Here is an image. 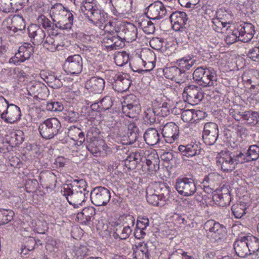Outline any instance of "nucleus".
Returning a JSON list of instances; mask_svg holds the SVG:
<instances>
[{
  "instance_id": "f257e3e1",
  "label": "nucleus",
  "mask_w": 259,
  "mask_h": 259,
  "mask_svg": "<svg viewBox=\"0 0 259 259\" xmlns=\"http://www.w3.org/2000/svg\"><path fill=\"white\" fill-rule=\"evenodd\" d=\"M88 184L84 179H74L70 184H65L61 192L65 196L70 204L74 207L82 205L89 196Z\"/></svg>"
},
{
  "instance_id": "f03ea898",
  "label": "nucleus",
  "mask_w": 259,
  "mask_h": 259,
  "mask_svg": "<svg viewBox=\"0 0 259 259\" xmlns=\"http://www.w3.org/2000/svg\"><path fill=\"white\" fill-rule=\"evenodd\" d=\"M239 150L234 152L228 150L222 151L217 157V164L224 171L234 169L239 164H243L242 159L239 154Z\"/></svg>"
},
{
  "instance_id": "7ed1b4c3",
  "label": "nucleus",
  "mask_w": 259,
  "mask_h": 259,
  "mask_svg": "<svg viewBox=\"0 0 259 259\" xmlns=\"http://www.w3.org/2000/svg\"><path fill=\"white\" fill-rule=\"evenodd\" d=\"M207 232V237L211 242L220 243L226 238V227L213 220L207 221L204 225Z\"/></svg>"
},
{
  "instance_id": "20e7f679",
  "label": "nucleus",
  "mask_w": 259,
  "mask_h": 259,
  "mask_svg": "<svg viewBox=\"0 0 259 259\" xmlns=\"http://www.w3.org/2000/svg\"><path fill=\"white\" fill-rule=\"evenodd\" d=\"M62 126L60 121L55 117L50 118L41 122L38 131L41 137L50 140L60 133Z\"/></svg>"
},
{
  "instance_id": "39448f33",
  "label": "nucleus",
  "mask_w": 259,
  "mask_h": 259,
  "mask_svg": "<svg viewBox=\"0 0 259 259\" xmlns=\"http://www.w3.org/2000/svg\"><path fill=\"white\" fill-rule=\"evenodd\" d=\"M193 78L200 85L205 87L213 85L217 80V76L211 68L199 67L194 70Z\"/></svg>"
},
{
  "instance_id": "423d86ee",
  "label": "nucleus",
  "mask_w": 259,
  "mask_h": 259,
  "mask_svg": "<svg viewBox=\"0 0 259 259\" xmlns=\"http://www.w3.org/2000/svg\"><path fill=\"white\" fill-rule=\"evenodd\" d=\"M175 188L179 194L191 196L197 192L196 180L193 176L179 177L176 181Z\"/></svg>"
},
{
  "instance_id": "0eeeda50",
  "label": "nucleus",
  "mask_w": 259,
  "mask_h": 259,
  "mask_svg": "<svg viewBox=\"0 0 259 259\" xmlns=\"http://www.w3.org/2000/svg\"><path fill=\"white\" fill-rule=\"evenodd\" d=\"M89 196L92 203L98 206L106 205L111 198L110 190L102 186L94 188Z\"/></svg>"
},
{
  "instance_id": "6e6552de",
  "label": "nucleus",
  "mask_w": 259,
  "mask_h": 259,
  "mask_svg": "<svg viewBox=\"0 0 259 259\" xmlns=\"http://www.w3.org/2000/svg\"><path fill=\"white\" fill-rule=\"evenodd\" d=\"M115 33L123 42L124 43V41L132 42L137 38L138 28L133 24L127 23L117 26L115 29Z\"/></svg>"
},
{
  "instance_id": "1a4fd4ad",
  "label": "nucleus",
  "mask_w": 259,
  "mask_h": 259,
  "mask_svg": "<svg viewBox=\"0 0 259 259\" xmlns=\"http://www.w3.org/2000/svg\"><path fill=\"white\" fill-rule=\"evenodd\" d=\"M219 136V126L217 123L209 122L204 124L202 132V140L206 145H214L216 143Z\"/></svg>"
},
{
  "instance_id": "9d476101",
  "label": "nucleus",
  "mask_w": 259,
  "mask_h": 259,
  "mask_svg": "<svg viewBox=\"0 0 259 259\" xmlns=\"http://www.w3.org/2000/svg\"><path fill=\"white\" fill-rule=\"evenodd\" d=\"M82 59L80 55L75 54L69 56L66 60L64 68L68 74H78L82 70Z\"/></svg>"
},
{
  "instance_id": "9b49d317",
  "label": "nucleus",
  "mask_w": 259,
  "mask_h": 259,
  "mask_svg": "<svg viewBox=\"0 0 259 259\" xmlns=\"http://www.w3.org/2000/svg\"><path fill=\"white\" fill-rule=\"evenodd\" d=\"M183 95L186 97V101L191 105L198 104L204 97L201 88L193 84L186 87Z\"/></svg>"
},
{
  "instance_id": "f8f14e48",
  "label": "nucleus",
  "mask_w": 259,
  "mask_h": 259,
  "mask_svg": "<svg viewBox=\"0 0 259 259\" xmlns=\"http://www.w3.org/2000/svg\"><path fill=\"white\" fill-rule=\"evenodd\" d=\"M34 52V47L29 44H24L19 47L18 51L15 55L14 57L10 59V63L19 64L28 60Z\"/></svg>"
},
{
  "instance_id": "ddd939ff",
  "label": "nucleus",
  "mask_w": 259,
  "mask_h": 259,
  "mask_svg": "<svg viewBox=\"0 0 259 259\" xmlns=\"http://www.w3.org/2000/svg\"><path fill=\"white\" fill-rule=\"evenodd\" d=\"M162 134L165 142L171 144L179 138V128L174 122H167L162 129Z\"/></svg>"
},
{
  "instance_id": "4468645a",
  "label": "nucleus",
  "mask_w": 259,
  "mask_h": 259,
  "mask_svg": "<svg viewBox=\"0 0 259 259\" xmlns=\"http://www.w3.org/2000/svg\"><path fill=\"white\" fill-rule=\"evenodd\" d=\"M28 32L34 45L41 44L46 36V33L40 26L35 24H32L29 26Z\"/></svg>"
},
{
  "instance_id": "2eb2a0df",
  "label": "nucleus",
  "mask_w": 259,
  "mask_h": 259,
  "mask_svg": "<svg viewBox=\"0 0 259 259\" xmlns=\"http://www.w3.org/2000/svg\"><path fill=\"white\" fill-rule=\"evenodd\" d=\"M239 153L243 163L255 161L259 158V146L252 145L247 150H239Z\"/></svg>"
},
{
  "instance_id": "dca6fc26",
  "label": "nucleus",
  "mask_w": 259,
  "mask_h": 259,
  "mask_svg": "<svg viewBox=\"0 0 259 259\" xmlns=\"http://www.w3.org/2000/svg\"><path fill=\"white\" fill-rule=\"evenodd\" d=\"M105 83V80L102 78L93 76L86 81L85 88L90 92L100 94L104 89Z\"/></svg>"
},
{
  "instance_id": "f3484780",
  "label": "nucleus",
  "mask_w": 259,
  "mask_h": 259,
  "mask_svg": "<svg viewBox=\"0 0 259 259\" xmlns=\"http://www.w3.org/2000/svg\"><path fill=\"white\" fill-rule=\"evenodd\" d=\"M237 30L238 31L240 41L243 42L251 40L255 33L254 27L250 23H244L240 25Z\"/></svg>"
},
{
  "instance_id": "a211bd4d",
  "label": "nucleus",
  "mask_w": 259,
  "mask_h": 259,
  "mask_svg": "<svg viewBox=\"0 0 259 259\" xmlns=\"http://www.w3.org/2000/svg\"><path fill=\"white\" fill-rule=\"evenodd\" d=\"M178 150L184 160H186V158L199 155L201 151L200 147L196 144L180 145Z\"/></svg>"
},
{
  "instance_id": "6ab92c4d",
  "label": "nucleus",
  "mask_w": 259,
  "mask_h": 259,
  "mask_svg": "<svg viewBox=\"0 0 259 259\" xmlns=\"http://www.w3.org/2000/svg\"><path fill=\"white\" fill-rule=\"evenodd\" d=\"M21 116L20 108L16 105L11 104L7 107L6 112L2 119L7 123H14L18 121Z\"/></svg>"
},
{
  "instance_id": "aec40b11",
  "label": "nucleus",
  "mask_w": 259,
  "mask_h": 259,
  "mask_svg": "<svg viewBox=\"0 0 259 259\" xmlns=\"http://www.w3.org/2000/svg\"><path fill=\"white\" fill-rule=\"evenodd\" d=\"M169 19L171 23H174L173 27L176 30H179L181 28L185 27L188 18L185 12L176 11L170 15Z\"/></svg>"
},
{
  "instance_id": "412c9836",
  "label": "nucleus",
  "mask_w": 259,
  "mask_h": 259,
  "mask_svg": "<svg viewBox=\"0 0 259 259\" xmlns=\"http://www.w3.org/2000/svg\"><path fill=\"white\" fill-rule=\"evenodd\" d=\"M236 254L240 257L249 255V249L247 246L245 235L240 236L233 244Z\"/></svg>"
},
{
  "instance_id": "4be33fe9",
  "label": "nucleus",
  "mask_w": 259,
  "mask_h": 259,
  "mask_svg": "<svg viewBox=\"0 0 259 259\" xmlns=\"http://www.w3.org/2000/svg\"><path fill=\"white\" fill-rule=\"evenodd\" d=\"M102 42L104 47L110 50H117L124 46V43L117 34L116 35H107L104 37Z\"/></svg>"
},
{
  "instance_id": "5701e85b",
  "label": "nucleus",
  "mask_w": 259,
  "mask_h": 259,
  "mask_svg": "<svg viewBox=\"0 0 259 259\" xmlns=\"http://www.w3.org/2000/svg\"><path fill=\"white\" fill-rule=\"evenodd\" d=\"M96 209L93 206L84 208L82 210L78 213L76 219L78 222L83 225H88L94 219Z\"/></svg>"
},
{
  "instance_id": "b1692460",
  "label": "nucleus",
  "mask_w": 259,
  "mask_h": 259,
  "mask_svg": "<svg viewBox=\"0 0 259 259\" xmlns=\"http://www.w3.org/2000/svg\"><path fill=\"white\" fill-rule=\"evenodd\" d=\"M130 76L126 73L120 74L116 82L113 84V89L118 92L127 91L132 83Z\"/></svg>"
},
{
  "instance_id": "393cba45",
  "label": "nucleus",
  "mask_w": 259,
  "mask_h": 259,
  "mask_svg": "<svg viewBox=\"0 0 259 259\" xmlns=\"http://www.w3.org/2000/svg\"><path fill=\"white\" fill-rule=\"evenodd\" d=\"M24 140V133L21 130L11 132L6 136V142L12 147L19 146Z\"/></svg>"
},
{
  "instance_id": "a878e982",
  "label": "nucleus",
  "mask_w": 259,
  "mask_h": 259,
  "mask_svg": "<svg viewBox=\"0 0 259 259\" xmlns=\"http://www.w3.org/2000/svg\"><path fill=\"white\" fill-rule=\"evenodd\" d=\"M87 149L95 156L100 154L102 149L107 151L108 147L105 145L103 140H98L96 138L92 139L86 146Z\"/></svg>"
},
{
  "instance_id": "bb28decb",
  "label": "nucleus",
  "mask_w": 259,
  "mask_h": 259,
  "mask_svg": "<svg viewBox=\"0 0 259 259\" xmlns=\"http://www.w3.org/2000/svg\"><path fill=\"white\" fill-rule=\"evenodd\" d=\"M41 44H42L44 48L52 52L59 50V47L61 46V42L57 35L51 36L48 35L47 36H46L44 42Z\"/></svg>"
},
{
  "instance_id": "cd10ccee",
  "label": "nucleus",
  "mask_w": 259,
  "mask_h": 259,
  "mask_svg": "<svg viewBox=\"0 0 259 259\" xmlns=\"http://www.w3.org/2000/svg\"><path fill=\"white\" fill-rule=\"evenodd\" d=\"M132 0H115L114 7L119 14L129 15L132 12Z\"/></svg>"
},
{
  "instance_id": "c85d7f7f",
  "label": "nucleus",
  "mask_w": 259,
  "mask_h": 259,
  "mask_svg": "<svg viewBox=\"0 0 259 259\" xmlns=\"http://www.w3.org/2000/svg\"><path fill=\"white\" fill-rule=\"evenodd\" d=\"M144 139L147 144L154 146L160 141V134L155 128H148L144 134Z\"/></svg>"
},
{
  "instance_id": "c756f323",
  "label": "nucleus",
  "mask_w": 259,
  "mask_h": 259,
  "mask_svg": "<svg viewBox=\"0 0 259 259\" xmlns=\"http://www.w3.org/2000/svg\"><path fill=\"white\" fill-rule=\"evenodd\" d=\"M73 15L69 12L54 23L55 27L64 30L71 29L73 25Z\"/></svg>"
},
{
  "instance_id": "7c9ffc66",
  "label": "nucleus",
  "mask_w": 259,
  "mask_h": 259,
  "mask_svg": "<svg viewBox=\"0 0 259 259\" xmlns=\"http://www.w3.org/2000/svg\"><path fill=\"white\" fill-rule=\"evenodd\" d=\"M69 12L66 10L62 4L60 3H57L53 5L50 10V14L54 23Z\"/></svg>"
},
{
  "instance_id": "2f4dec72",
  "label": "nucleus",
  "mask_w": 259,
  "mask_h": 259,
  "mask_svg": "<svg viewBox=\"0 0 259 259\" xmlns=\"http://www.w3.org/2000/svg\"><path fill=\"white\" fill-rule=\"evenodd\" d=\"M134 259H149L150 254L147 243L139 244L134 248Z\"/></svg>"
},
{
  "instance_id": "473e14b6",
  "label": "nucleus",
  "mask_w": 259,
  "mask_h": 259,
  "mask_svg": "<svg viewBox=\"0 0 259 259\" xmlns=\"http://www.w3.org/2000/svg\"><path fill=\"white\" fill-rule=\"evenodd\" d=\"M45 81L48 85L53 89H59L63 86L64 79L61 75L49 74L46 76Z\"/></svg>"
},
{
  "instance_id": "72a5a7b5",
  "label": "nucleus",
  "mask_w": 259,
  "mask_h": 259,
  "mask_svg": "<svg viewBox=\"0 0 259 259\" xmlns=\"http://www.w3.org/2000/svg\"><path fill=\"white\" fill-rule=\"evenodd\" d=\"M132 128L131 131L127 133V136H124L122 139V144L124 145H131L134 143L138 139L137 133L138 127L134 124H130L128 129Z\"/></svg>"
},
{
  "instance_id": "f704fd0d",
  "label": "nucleus",
  "mask_w": 259,
  "mask_h": 259,
  "mask_svg": "<svg viewBox=\"0 0 259 259\" xmlns=\"http://www.w3.org/2000/svg\"><path fill=\"white\" fill-rule=\"evenodd\" d=\"M202 111L200 110H195L194 109H188L184 110L182 112L181 118L185 122L193 123L198 118H196Z\"/></svg>"
},
{
  "instance_id": "c9c22d12",
  "label": "nucleus",
  "mask_w": 259,
  "mask_h": 259,
  "mask_svg": "<svg viewBox=\"0 0 259 259\" xmlns=\"http://www.w3.org/2000/svg\"><path fill=\"white\" fill-rule=\"evenodd\" d=\"M11 26L8 27L10 30L15 32L22 30L25 28V22L23 18L19 15H15L11 19Z\"/></svg>"
},
{
  "instance_id": "e433bc0d",
  "label": "nucleus",
  "mask_w": 259,
  "mask_h": 259,
  "mask_svg": "<svg viewBox=\"0 0 259 259\" xmlns=\"http://www.w3.org/2000/svg\"><path fill=\"white\" fill-rule=\"evenodd\" d=\"M196 63L195 59L190 57H186L177 60V63L180 67L182 73H184L186 70H190Z\"/></svg>"
},
{
  "instance_id": "4c0bfd02",
  "label": "nucleus",
  "mask_w": 259,
  "mask_h": 259,
  "mask_svg": "<svg viewBox=\"0 0 259 259\" xmlns=\"http://www.w3.org/2000/svg\"><path fill=\"white\" fill-rule=\"evenodd\" d=\"M242 119L250 125H255L259 121V113L252 110L245 111L242 114Z\"/></svg>"
},
{
  "instance_id": "58836bf2",
  "label": "nucleus",
  "mask_w": 259,
  "mask_h": 259,
  "mask_svg": "<svg viewBox=\"0 0 259 259\" xmlns=\"http://www.w3.org/2000/svg\"><path fill=\"white\" fill-rule=\"evenodd\" d=\"M247 209V204L241 201L234 204L231 208L232 213L236 219H241L245 213Z\"/></svg>"
},
{
  "instance_id": "ea45409f",
  "label": "nucleus",
  "mask_w": 259,
  "mask_h": 259,
  "mask_svg": "<svg viewBox=\"0 0 259 259\" xmlns=\"http://www.w3.org/2000/svg\"><path fill=\"white\" fill-rule=\"evenodd\" d=\"M163 73L166 78L175 80L179 79L182 74L181 69L177 66L166 67L163 69Z\"/></svg>"
},
{
  "instance_id": "a19ab883",
  "label": "nucleus",
  "mask_w": 259,
  "mask_h": 259,
  "mask_svg": "<svg viewBox=\"0 0 259 259\" xmlns=\"http://www.w3.org/2000/svg\"><path fill=\"white\" fill-rule=\"evenodd\" d=\"M248 249L249 255L254 254L259 250V239L253 235H245Z\"/></svg>"
},
{
  "instance_id": "79ce46f5",
  "label": "nucleus",
  "mask_w": 259,
  "mask_h": 259,
  "mask_svg": "<svg viewBox=\"0 0 259 259\" xmlns=\"http://www.w3.org/2000/svg\"><path fill=\"white\" fill-rule=\"evenodd\" d=\"M156 189H153L157 195L160 197V201H165L168 199L170 191L168 186L164 183H161L156 186Z\"/></svg>"
},
{
  "instance_id": "37998d69",
  "label": "nucleus",
  "mask_w": 259,
  "mask_h": 259,
  "mask_svg": "<svg viewBox=\"0 0 259 259\" xmlns=\"http://www.w3.org/2000/svg\"><path fill=\"white\" fill-rule=\"evenodd\" d=\"M158 116L156 112L155 108L153 106L152 108H147L144 112V120L147 123L150 124H154L156 122V118Z\"/></svg>"
},
{
  "instance_id": "c03bdc74",
  "label": "nucleus",
  "mask_w": 259,
  "mask_h": 259,
  "mask_svg": "<svg viewBox=\"0 0 259 259\" xmlns=\"http://www.w3.org/2000/svg\"><path fill=\"white\" fill-rule=\"evenodd\" d=\"M123 113L126 116L134 118L137 117L141 111V106L122 105Z\"/></svg>"
},
{
  "instance_id": "a18cd8bd",
  "label": "nucleus",
  "mask_w": 259,
  "mask_h": 259,
  "mask_svg": "<svg viewBox=\"0 0 259 259\" xmlns=\"http://www.w3.org/2000/svg\"><path fill=\"white\" fill-rule=\"evenodd\" d=\"M146 199L149 204L153 205L159 206L161 205L159 202L160 200V197L152 188H148L147 189Z\"/></svg>"
},
{
  "instance_id": "49530a36",
  "label": "nucleus",
  "mask_w": 259,
  "mask_h": 259,
  "mask_svg": "<svg viewBox=\"0 0 259 259\" xmlns=\"http://www.w3.org/2000/svg\"><path fill=\"white\" fill-rule=\"evenodd\" d=\"M242 79L249 84L252 82H258L259 80V72L257 70L251 69L243 75Z\"/></svg>"
},
{
  "instance_id": "de8ad7c7",
  "label": "nucleus",
  "mask_w": 259,
  "mask_h": 259,
  "mask_svg": "<svg viewBox=\"0 0 259 259\" xmlns=\"http://www.w3.org/2000/svg\"><path fill=\"white\" fill-rule=\"evenodd\" d=\"M38 178L41 183H48L49 185L56 182V175L50 171H41L38 176Z\"/></svg>"
},
{
  "instance_id": "09e8293b",
  "label": "nucleus",
  "mask_w": 259,
  "mask_h": 259,
  "mask_svg": "<svg viewBox=\"0 0 259 259\" xmlns=\"http://www.w3.org/2000/svg\"><path fill=\"white\" fill-rule=\"evenodd\" d=\"M14 212L12 210L0 209V225L8 224L13 219Z\"/></svg>"
},
{
  "instance_id": "8fccbe9b",
  "label": "nucleus",
  "mask_w": 259,
  "mask_h": 259,
  "mask_svg": "<svg viewBox=\"0 0 259 259\" xmlns=\"http://www.w3.org/2000/svg\"><path fill=\"white\" fill-rule=\"evenodd\" d=\"M47 90L46 86L37 82L30 87L29 92L30 95L34 96H42V93H45Z\"/></svg>"
},
{
  "instance_id": "3c124183",
  "label": "nucleus",
  "mask_w": 259,
  "mask_h": 259,
  "mask_svg": "<svg viewBox=\"0 0 259 259\" xmlns=\"http://www.w3.org/2000/svg\"><path fill=\"white\" fill-rule=\"evenodd\" d=\"M140 26L147 34H153L155 32L154 24L148 19H144L140 23Z\"/></svg>"
},
{
  "instance_id": "603ef678",
  "label": "nucleus",
  "mask_w": 259,
  "mask_h": 259,
  "mask_svg": "<svg viewBox=\"0 0 259 259\" xmlns=\"http://www.w3.org/2000/svg\"><path fill=\"white\" fill-rule=\"evenodd\" d=\"M114 62L119 66H123L129 61L128 54L124 52H118L114 56Z\"/></svg>"
},
{
  "instance_id": "864d4df0",
  "label": "nucleus",
  "mask_w": 259,
  "mask_h": 259,
  "mask_svg": "<svg viewBox=\"0 0 259 259\" xmlns=\"http://www.w3.org/2000/svg\"><path fill=\"white\" fill-rule=\"evenodd\" d=\"M155 11L158 12V16H158L161 18L163 15H165L166 13V10L164 6L161 3L159 2L152 4L149 7V11L153 12Z\"/></svg>"
},
{
  "instance_id": "5fc2aeb1",
  "label": "nucleus",
  "mask_w": 259,
  "mask_h": 259,
  "mask_svg": "<svg viewBox=\"0 0 259 259\" xmlns=\"http://www.w3.org/2000/svg\"><path fill=\"white\" fill-rule=\"evenodd\" d=\"M122 105L141 106L139 99L134 94L126 95L122 102Z\"/></svg>"
},
{
  "instance_id": "6e6d98bb",
  "label": "nucleus",
  "mask_w": 259,
  "mask_h": 259,
  "mask_svg": "<svg viewBox=\"0 0 259 259\" xmlns=\"http://www.w3.org/2000/svg\"><path fill=\"white\" fill-rule=\"evenodd\" d=\"M38 24L41 25L45 29H48L51 28L53 30H55V23L52 24L51 21L44 15H41L37 18Z\"/></svg>"
},
{
  "instance_id": "4d7b16f0",
  "label": "nucleus",
  "mask_w": 259,
  "mask_h": 259,
  "mask_svg": "<svg viewBox=\"0 0 259 259\" xmlns=\"http://www.w3.org/2000/svg\"><path fill=\"white\" fill-rule=\"evenodd\" d=\"M154 154H149L147 158H144V161H146V164L148 166V169L149 170L153 171L156 170V167L159 168L158 165L157 164L158 162L157 158L154 157Z\"/></svg>"
},
{
  "instance_id": "13d9d810",
  "label": "nucleus",
  "mask_w": 259,
  "mask_h": 259,
  "mask_svg": "<svg viewBox=\"0 0 259 259\" xmlns=\"http://www.w3.org/2000/svg\"><path fill=\"white\" fill-rule=\"evenodd\" d=\"M46 108L48 111L57 112L62 111L64 106L61 102L51 100L46 104Z\"/></svg>"
},
{
  "instance_id": "bf43d9fd",
  "label": "nucleus",
  "mask_w": 259,
  "mask_h": 259,
  "mask_svg": "<svg viewBox=\"0 0 259 259\" xmlns=\"http://www.w3.org/2000/svg\"><path fill=\"white\" fill-rule=\"evenodd\" d=\"M119 221L122 223V226H128L132 228L135 224V219L134 217L130 214H124L120 216Z\"/></svg>"
},
{
  "instance_id": "052dcab7",
  "label": "nucleus",
  "mask_w": 259,
  "mask_h": 259,
  "mask_svg": "<svg viewBox=\"0 0 259 259\" xmlns=\"http://www.w3.org/2000/svg\"><path fill=\"white\" fill-rule=\"evenodd\" d=\"M213 199L214 200L217 201H220V202L223 203L225 205H227L229 204L230 202L231 195L230 193L215 194L213 195Z\"/></svg>"
},
{
  "instance_id": "680f3d73",
  "label": "nucleus",
  "mask_w": 259,
  "mask_h": 259,
  "mask_svg": "<svg viewBox=\"0 0 259 259\" xmlns=\"http://www.w3.org/2000/svg\"><path fill=\"white\" fill-rule=\"evenodd\" d=\"M38 183L36 179H28L25 183L26 191L28 193L34 192L37 190Z\"/></svg>"
},
{
  "instance_id": "e2e57ef3",
  "label": "nucleus",
  "mask_w": 259,
  "mask_h": 259,
  "mask_svg": "<svg viewBox=\"0 0 259 259\" xmlns=\"http://www.w3.org/2000/svg\"><path fill=\"white\" fill-rule=\"evenodd\" d=\"M238 32L237 29H235L226 36L225 41L228 45H231L237 41H240Z\"/></svg>"
},
{
  "instance_id": "0e129e2a",
  "label": "nucleus",
  "mask_w": 259,
  "mask_h": 259,
  "mask_svg": "<svg viewBox=\"0 0 259 259\" xmlns=\"http://www.w3.org/2000/svg\"><path fill=\"white\" fill-rule=\"evenodd\" d=\"M246 55L252 61L259 62V46L249 49L246 53Z\"/></svg>"
},
{
  "instance_id": "69168bd1",
  "label": "nucleus",
  "mask_w": 259,
  "mask_h": 259,
  "mask_svg": "<svg viewBox=\"0 0 259 259\" xmlns=\"http://www.w3.org/2000/svg\"><path fill=\"white\" fill-rule=\"evenodd\" d=\"M87 253V248L85 246L75 247L72 252L73 259H82Z\"/></svg>"
},
{
  "instance_id": "338daca9",
  "label": "nucleus",
  "mask_w": 259,
  "mask_h": 259,
  "mask_svg": "<svg viewBox=\"0 0 259 259\" xmlns=\"http://www.w3.org/2000/svg\"><path fill=\"white\" fill-rule=\"evenodd\" d=\"M100 104L101 109L103 111H105L109 109L112 107L113 102L110 97L105 96L100 101Z\"/></svg>"
},
{
  "instance_id": "774afa93",
  "label": "nucleus",
  "mask_w": 259,
  "mask_h": 259,
  "mask_svg": "<svg viewBox=\"0 0 259 259\" xmlns=\"http://www.w3.org/2000/svg\"><path fill=\"white\" fill-rule=\"evenodd\" d=\"M189 256L187 255V252L181 249H178L174 251L169 257V259H186Z\"/></svg>"
}]
</instances>
